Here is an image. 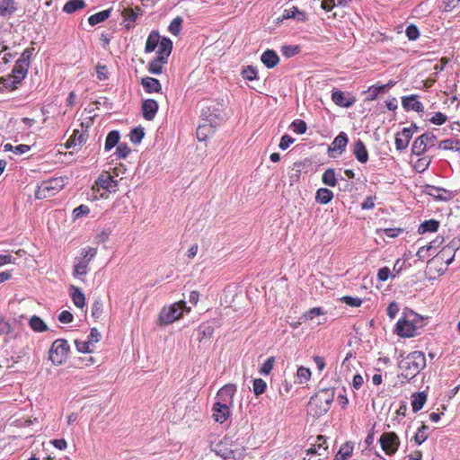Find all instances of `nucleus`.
Masks as SVG:
<instances>
[{"label":"nucleus","mask_w":460,"mask_h":460,"mask_svg":"<svg viewBox=\"0 0 460 460\" xmlns=\"http://www.w3.org/2000/svg\"><path fill=\"white\" fill-rule=\"evenodd\" d=\"M75 345L76 347V349L79 351V352H82V353H91L93 351L92 349H90V346H92L90 343H87V341H79V340H75Z\"/></svg>","instance_id":"obj_58"},{"label":"nucleus","mask_w":460,"mask_h":460,"mask_svg":"<svg viewBox=\"0 0 460 460\" xmlns=\"http://www.w3.org/2000/svg\"><path fill=\"white\" fill-rule=\"evenodd\" d=\"M353 155L357 160L361 164H366L368 161V152L364 142L361 139L355 141L353 145Z\"/></svg>","instance_id":"obj_18"},{"label":"nucleus","mask_w":460,"mask_h":460,"mask_svg":"<svg viewBox=\"0 0 460 460\" xmlns=\"http://www.w3.org/2000/svg\"><path fill=\"white\" fill-rule=\"evenodd\" d=\"M111 13V9L103 10L102 12H99L97 13H94L91 15L88 18V22L91 26H95L104 21H106Z\"/></svg>","instance_id":"obj_32"},{"label":"nucleus","mask_w":460,"mask_h":460,"mask_svg":"<svg viewBox=\"0 0 460 460\" xmlns=\"http://www.w3.org/2000/svg\"><path fill=\"white\" fill-rule=\"evenodd\" d=\"M120 136L118 130H111L105 140L104 149L105 151H110L115 146L119 145Z\"/></svg>","instance_id":"obj_36"},{"label":"nucleus","mask_w":460,"mask_h":460,"mask_svg":"<svg viewBox=\"0 0 460 460\" xmlns=\"http://www.w3.org/2000/svg\"><path fill=\"white\" fill-rule=\"evenodd\" d=\"M215 129L216 127L204 121V123L200 124L196 130V136L198 140L205 141L208 136L214 134Z\"/></svg>","instance_id":"obj_23"},{"label":"nucleus","mask_w":460,"mask_h":460,"mask_svg":"<svg viewBox=\"0 0 460 460\" xmlns=\"http://www.w3.org/2000/svg\"><path fill=\"white\" fill-rule=\"evenodd\" d=\"M96 183L100 187H102L103 190H105L109 192H115L117 190L118 181L115 180L110 174H108V175L101 174L98 177Z\"/></svg>","instance_id":"obj_16"},{"label":"nucleus","mask_w":460,"mask_h":460,"mask_svg":"<svg viewBox=\"0 0 460 460\" xmlns=\"http://www.w3.org/2000/svg\"><path fill=\"white\" fill-rule=\"evenodd\" d=\"M291 127H292L294 132L300 134V135L305 133V131L307 129L306 123L302 119H295L292 122Z\"/></svg>","instance_id":"obj_51"},{"label":"nucleus","mask_w":460,"mask_h":460,"mask_svg":"<svg viewBox=\"0 0 460 460\" xmlns=\"http://www.w3.org/2000/svg\"><path fill=\"white\" fill-rule=\"evenodd\" d=\"M217 455L222 456L225 460H235L236 454L234 450L224 448V449H215Z\"/></svg>","instance_id":"obj_52"},{"label":"nucleus","mask_w":460,"mask_h":460,"mask_svg":"<svg viewBox=\"0 0 460 460\" xmlns=\"http://www.w3.org/2000/svg\"><path fill=\"white\" fill-rule=\"evenodd\" d=\"M182 22H183V19L181 16H177L171 22L169 28H168L169 31L172 35L178 36L181 31Z\"/></svg>","instance_id":"obj_44"},{"label":"nucleus","mask_w":460,"mask_h":460,"mask_svg":"<svg viewBox=\"0 0 460 460\" xmlns=\"http://www.w3.org/2000/svg\"><path fill=\"white\" fill-rule=\"evenodd\" d=\"M274 362L275 358L273 357L267 358V360L261 367L260 373L262 375H269L273 368Z\"/></svg>","instance_id":"obj_57"},{"label":"nucleus","mask_w":460,"mask_h":460,"mask_svg":"<svg viewBox=\"0 0 460 460\" xmlns=\"http://www.w3.org/2000/svg\"><path fill=\"white\" fill-rule=\"evenodd\" d=\"M0 84L5 89L14 90L17 88V84H19V82L16 79H14L11 75H9L6 77H1Z\"/></svg>","instance_id":"obj_45"},{"label":"nucleus","mask_w":460,"mask_h":460,"mask_svg":"<svg viewBox=\"0 0 460 460\" xmlns=\"http://www.w3.org/2000/svg\"><path fill=\"white\" fill-rule=\"evenodd\" d=\"M141 84L148 93H160L162 91V85L159 80L154 77L147 76L142 78Z\"/></svg>","instance_id":"obj_21"},{"label":"nucleus","mask_w":460,"mask_h":460,"mask_svg":"<svg viewBox=\"0 0 460 460\" xmlns=\"http://www.w3.org/2000/svg\"><path fill=\"white\" fill-rule=\"evenodd\" d=\"M236 392V385L233 384H228L224 385L217 392V397L218 401L217 402L226 403L232 405L233 398Z\"/></svg>","instance_id":"obj_11"},{"label":"nucleus","mask_w":460,"mask_h":460,"mask_svg":"<svg viewBox=\"0 0 460 460\" xmlns=\"http://www.w3.org/2000/svg\"><path fill=\"white\" fill-rule=\"evenodd\" d=\"M429 426L422 423V425L418 429L415 436H414V441L417 445H421L428 438V430Z\"/></svg>","instance_id":"obj_42"},{"label":"nucleus","mask_w":460,"mask_h":460,"mask_svg":"<svg viewBox=\"0 0 460 460\" xmlns=\"http://www.w3.org/2000/svg\"><path fill=\"white\" fill-rule=\"evenodd\" d=\"M398 367L402 370V376L411 380L426 367L425 355L419 350L412 351L399 361Z\"/></svg>","instance_id":"obj_1"},{"label":"nucleus","mask_w":460,"mask_h":460,"mask_svg":"<svg viewBox=\"0 0 460 460\" xmlns=\"http://www.w3.org/2000/svg\"><path fill=\"white\" fill-rule=\"evenodd\" d=\"M138 15L139 13L134 11L132 8L124 9L122 12V16L130 22H136Z\"/></svg>","instance_id":"obj_59"},{"label":"nucleus","mask_w":460,"mask_h":460,"mask_svg":"<svg viewBox=\"0 0 460 460\" xmlns=\"http://www.w3.org/2000/svg\"><path fill=\"white\" fill-rule=\"evenodd\" d=\"M438 148L443 150H460V141L455 138H448L438 143Z\"/></svg>","instance_id":"obj_38"},{"label":"nucleus","mask_w":460,"mask_h":460,"mask_svg":"<svg viewBox=\"0 0 460 460\" xmlns=\"http://www.w3.org/2000/svg\"><path fill=\"white\" fill-rule=\"evenodd\" d=\"M187 309L184 301L174 303L169 307H164L159 314V321L162 324H170L178 320Z\"/></svg>","instance_id":"obj_4"},{"label":"nucleus","mask_w":460,"mask_h":460,"mask_svg":"<svg viewBox=\"0 0 460 460\" xmlns=\"http://www.w3.org/2000/svg\"><path fill=\"white\" fill-rule=\"evenodd\" d=\"M29 66H25L16 61L14 67L12 71V76L16 79L19 84L24 79L28 73Z\"/></svg>","instance_id":"obj_33"},{"label":"nucleus","mask_w":460,"mask_h":460,"mask_svg":"<svg viewBox=\"0 0 460 460\" xmlns=\"http://www.w3.org/2000/svg\"><path fill=\"white\" fill-rule=\"evenodd\" d=\"M29 324L31 328L37 332H42L48 330L47 324L43 322V320L40 317L37 315H33L30 319Z\"/></svg>","instance_id":"obj_39"},{"label":"nucleus","mask_w":460,"mask_h":460,"mask_svg":"<svg viewBox=\"0 0 460 460\" xmlns=\"http://www.w3.org/2000/svg\"><path fill=\"white\" fill-rule=\"evenodd\" d=\"M382 449L388 456L396 453L400 446V438L394 432H385L379 438Z\"/></svg>","instance_id":"obj_7"},{"label":"nucleus","mask_w":460,"mask_h":460,"mask_svg":"<svg viewBox=\"0 0 460 460\" xmlns=\"http://www.w3.org/2000/svg\"><path fill=\"white\" fill-rule=\"evenodd\" d=\"M426 193L437 199L444 200L447 199L444 194H447V190L443 188L427 185Z\"/></svg>","instance_id":"obj_37"},{"label":"nucleus","mask_w":460,"mask_h":460,"mask_svg":"<svg viewBox=\"0 0 460 460\" xmlns=\"http://www.w3.org/2000/svg\"><path fill=\"white\" fill-rule=\"evenodd\" d=\"M243 77L245 80L252 81L257 79V70L252 66H247L242 72Z\"/></svg>","instance_id":"obj_50"},{"label":"nucleus","mask_w":460,"mask_h":460,"mask_svg":"<svg viewBox=\"0 0 460 460\" xmlns=\"http://www.w3.org/2000/svg\"><path fill=\"white\" fill-rule=\"evenodd\" d=\"M447 119V117L444 113L438 111L429 119V121L435 125H442Z\"/></svg>","instance_id":"obj_64"},{"label":"nucleus","mask_w":460,"mask_h":460,"mask_svg":"<svg viewBox=\"0 0 460 460\" xmlns=\"http://www.w3.org/2000/svg\"><path fill=\"white\" fill-rule=\"evenodd\" d=\"M413 136V130L411 128H404L402 132L395 137V147L398 151L407 148L410 140Z\"/></svg>","instance_id":"obj_13"},{"label":"nucleus","mask_w":460,"mask_h":460,"mask_svg":"<svg viewBox=\"0 0 460 460\" xmlns=\"http://www.w3.org/2000/svg\"><path fill=\"white\" fill-rule=\"evenodd\" d=\"M229 407V404L216 402L213 406L214 420L219 423L225 422L230 416Z\"/></svg>","instance_id":"obj_12"},{"label":"nucleus","mask_w":460,"mask_h":460,"mask_svg":"<svg viewBox=\"0 0 460 460\" xmlns=\"http://www.w3.org/2000/svg\"><path fill=\"white\" fill-rule=\"evenodd\" d=\"M130 152L131 150L126 143L119 144L116 149L117 156L121 159H125L130 154Z\"/></svg>","instance_id":"obj_53"},{"label":"nucleus","mask_w":460,"mask_h":460,"mask_svg":"<svg viewBox=\"0 0 460 460\" xmlns=\"http://www.w3.org/2000/svg\"><path fill=\"white\" fill-rule=\"evenodd\" d=\"M300 52L298 46L284 45L281 47V53L286 58H292Z\"/></svg>","instance_id":"obj_47"},{"label":"nucleus","mask_w":460,"mask_h":460,"mask_svg":"<svg viewBox=\"0 0 460 460\" xmlns=\"http://www.w3.org/2000/svg\"><path fill=\"white\" fill-rule=\"evenodd\" d=\"M341 301L351 307H358L362 304V300L358 297H352L345 296L341 298Z\"/></svg>","instance_id":"obj_62"},{"label":"nucleus","mask_w":460,"mask_h":460,"mask_svg":"<svg viewBox=\"0 0 460 460\" xmlns=\"http://www.w3.org/2000/svg\"><path fill=\"white\" fill-rule=\"evenodd\" d=\"M201 116L204 121L213 125L216 128L225 119L223 111L215 107L204 108L202 110Z\"/></svg>","instance_id":"obj_9"},{"label":"nucleus","mask_w":460,"mask_h":460,"mask_svg":"<svg viewBox=\"0 0 460 460\" xmlns=\"http://www.w3.org/2000/svg\"><path fill=\"white\" fill-rule=\"evenodd\" d=\"M405 33L410 40H416L420 36L419 29L414 24H410L407 26Z\"/></svg>","instance_id":"obj_54"},{"label":"nucleus","mask_w":460,"mask_h":460,"mask_svg":"<svg viewBox=\"0 0 460 460\" xmlns=\"http://www.w3.org/2000/svg\"><path fill=\"white\" fill-rule=\"evenodd\" d=\"M102 338L101 332L96 328H92L90 334L87 338V343H90L91 345H93L94 343L98 342Z\"/></svg>","instance_id":"obj_63"},{"label":"nucleus","mask_w":460,"mask_h":460,"mask_svg":"<svg viewBox=\"0 0 460 460\" xmlns=\"http://www.w3.org/2000/svg\"><path fill=\"white\" fill-rule=\"evenodd\" d=\"M86 142V137L84 133H81L78 129L74 130L73 135L66 143V147L70 148L76 144L82 146Z\"/></svg>","instance_id":"obj_34"},{"label":"nucleus","mask_w":460,"mask_h":460,"mask_svg":"<svg viewBox=\"0 0 460 460\" xmlns=\"http://www.w3.org/2000/svg\"><path fill=\"white\" fill-rule=\"evenodd\" d=\"M158 111V103L154 99L145 100L142 103V114L146 120H152Z\"/></svg>","instance_id":"obj_14"},{"label":"nucleus","mask_w":460,"mask_h":460,"mask_svg":"<svg viewBox=\"0 0 460 460\" xmlns=\"http://www.w3.org/2000/svg\"><path fill=\"white\" fill-rule=\"evenodd\" d=\"M167 62L164 60H158V58H155L149 64H148V71L151 74L154 75H160L163 73V65L166 64Z\"/></svg>","instance_id":"obj_41"},{"label":"nucleus","mask_w":460,"mask_h":460,"mask_svg":"<svg viewBox=\"0 0 460 460\" xmlns=\"http://www.w3.org/2000/svg\"><path fill=\"white\" fill-rule=\"evenodd\" d=\"M66 180V178L58 177L43 181L35 191L36 199H43L54 196L64 188Z\"/></svg>","instance_id":"obj_3"},{"label":"nucleus","mask_w":460,"mask_h":460,"mask_svg":"<svg viewBox=\"0 0 460 460\" xmlns=\"http://www.w3.org/2000/svg\"><path fill=\"white\" fill-rule=\"evenodd\" d=\"M97 249L93 247H88L85 249H83L82 251V259L87 261V262H90L96 255Z\"/></svg>","instance_id":"obj_61"},{"label":"nucleus","mask_w":460,"mask_h":460,"mask_svg":"<svg viewBox=\"0 0 460 460\" xmlns=\"http://www.w3.org/2000/svg\"><path fill=\"white\" fill-rule=\"evenodd\" d=\"M102 310H103V305H102V300L101 299L96 300L93 303V307H92V316L96 319L99 318L102 314Z\"/></svg>","instance_id":"obj_60"},{"label":"nucleus","mask_w":460,"mask_h":460,"mask_svg":"<svg viewBox=\"0 0 460 460\" xmlns=\"http://www.w3.org/2000/svg\"><path fill=\"white\" fill-rule=\"evenodd\" d=\"M161 41L160 34L157 31H152L146 40L145 46V52L151 53L153 52L159 45Z\"/></svg>","instance_id":"obj_24"},{"label":"nucleus","mask_w":460,"mask_h":460,"mask_svg":"<svg viewBox=\"0 0 460 460\" xmlns=\"http://www.w3.org/2000/svg\"><path fill=\"white\" fill-rule=\"evenodd\" d=\"M349 142L348 136L345 132H341L332 141V146L328 149L329 156L336 157L341 155Z\"/></svg>","instance_id":"obj_10"},{"label":"nucleus","mask_w":460,"mask_h":460,"mask_svg":"<svg viewBox=\"0 0 460 460\" xmlns=\"http://www.w3.org/2000/svg\"><path fill=\"white\" fill-rule=\"evenodd\" d=\"M70 347L65 339L56 340L49 351V359L56 366L61 365L68 353Z\"/></svg>","instance_id":"obj_5"},{"label":"nucleus","mask_w":460,"mask_h":460,"mask_svg":"<svg viewBox=\"0 0 460 460\" xmlns=\"http://www.w3.org/2000/svg\"><path fill=\"white\" fill-rule=\"evenodd\" d=\"M427 402V394L425 392L414 393L411 395V407L413 412H418L422 409Z\"/></svg>","instance_id":"obj_28"},{"label":"nucleus","mask_w":460,"mask_h":460,"mask_svg":"<svg viewBox=\"0 0 460 460\" xmlns=\"http://www.w3.org/2000/svg\"><path fill=\"white\" fill-rule=\"evenodd\" d=\"M410 313L413 316L412 321L402 318L396 323L395 332L400 337L411 338L414 337L417 334V328L413 322L416 320V318H420V316L413 311H410Z\"/></svg>","instance_id":"obj_6"},{"label":"nucleus","mask_w":460,"mask_h":460,"mask_svg":"<svg viewBox=\"0 0 460 460\" xmlns=\"http://www.w3.org/2000/svg\"><path fill=\"white\" fill-rule=\"evenodd\" d=\"M70 296L72 297L73 303L78 308H83L85 305V296L82 292L81 288L75 286H71L70 288Z\"/></svg>","instance_id":"obj_27"},{"label":"nucleus","mask_w":460,"mask_h":460,"mask_svg":"<svg viewBox=\"0 0 460 460\" xmlns=\"http://www.w3.org/2000/svg\"><path fill=\"white\" fill-rule=\"evenodd\" d=\"M86 6L84 0H68L64 7L63 11L66 13H73L78 10H81Z\"/></svg>","instance_id":"obj_35"},{"label":"nucleus","mask_w":460,"mask_h":460,"mask_svg":"<svg viewBox=\"0 0 460 460\" xmlns=\"http://www.w3.org/2000/svg\"><path fill=\"white\" fill-rule=\"evenodd\" d=\"M459 247H460V241L459 240H452L451 243H449V245H447V247H444L439 252L438 255L441 256L442 259H444V257L446 256L447 252H453L452 255L450 256V258H447L446 260V263L447 265H449L454 261L456 252L458 250Z\"/></svg>","instance_id":"obj_26"},{"label":"nucleus","mask_w":460,"mask_h":460,"mask_svg":"<svg viewBox=\"0 0 460 460\" xmlns=\"http://www.w3.org/2000/svg\"><path fill=\"white\" fill-rule=\"evenodd\" d=\"M88 263L87 261L81 259V261L75 265L74 267V275L75 276H84L88 271Z\"/></svg>","instance_id":"obj_46"},{"label":"nucleus","mask_w":460,"mask_h":460,"mask_svg":"<svg viewBox=\"0 0 460 460\" xmlns=\"http://www.w3.org/2000/svg\"><path fill=\"white\" fill-rule=\"evenodd\" d=\"M17 11L15 0H0V15L10 18Z\"/></svg>","instance_id":"obj_22"},{"label":"nucleus","mask_w":460,"mask_h":460,"mask_svg":"<svg viewBox=\"0 0 460 460\" xmlns=\"http://www.w3.org/2000/svg\"><path fill=\"white\" fill-rule=\"evenodd\" d=\"M322 181L323 182V184L330 186V187L336 186L337 178L335 175L334 169H332V168L327 169L322 176Z\"/></svg>","instance_id":"obj_40"},{"label":"nucleus","mask_w":460,"mask_h":460,"mask_svg":"<svg viewBox=\"0 0 460 460\" xmlns=\"http://www.w3.org/2000/svg\"><path fill=\"white\" fill-rule=\"evenodd\" d=\"M267 385L261 378H256L253 380V393L255 395L262 394L266 390Z\"/></svg>","instance_id":"obj_49"},{"label":"nucleus","mask_w":460,"mask_h":460,"mask_svg":"<svg viewBox=\"0 0 460 460\" xmlns=\"http://www.w3.org/2000/svg\"><path fill=\"white\" fill-rule=\"evenodd\" d=\"M214 333L213 326L209 324H201L199 326L197 330L198 340L199 342H202L205 340H209L212 338Z\"/></svg>","instance_id":"obj_31"},{"label":"nucleus","mask_w":460,"mask_h":460,"mask_svg":"<svg viewBox=\"0 0 460 460\" xmlns=\"http://www.w3.org/2000/svg\"><path fill=\"white\" fill-rule=\"evenodd\" d=\"M334 395L333 388L319 390L309 401L308 412L316 418L324 415L330 410Z\"/></svg>","instance_id":"obj_2"},{"label":"nucleus","mask_w":460,"mask_h":460,"mask_svg":"<svg viewBox=\"0 0 460 460\" xmlns=\"http://www.w3.org/2000/svg\"><path fill=\"white\" fill-rule=\"evenodd\" d=\"M129 137H130V141L133 144H135V145L140 144L142 139L145 137L144 128L137 127V128H133L130 131Z\"/></svg>","instance_id":"obj_43"},{"label":"nucleus","mask_w":460,"mask_h":460,"mask_svg":"<svg viewBox=\"0 0 460 460\" xmlns=\"http://www.w3.org/2000/svg\"><path fill=\"white\" fill-rule=\"evenodd\" d=\"M332 100L336 105L343 108L351 107L355 102V99H348L345 93L340 90L332 92Z\"/></svg>","instance_id":"obj_20"},{"label":"nucleus","mask_w":460,"mask_h":460,"mask_svg":"<svg viewBox=\"0 0 460 460\" xmlns=\"http://www.w3.org/2000/svg\"><path fill=\"white\" fill-rule=\"evenodd\" d=\"M435 139L436 137L432 133L422 134L413 141L411 153L415 155H420L426 151L429 145H433Z\"/></svg>","instance_id":"obj_8"},{"label":"nucleus","mask_w":460,"mask_h":460,"mask_svg":"<svg viewBox=\"0 0 460 460\" xmlns=\"http://www.w3.org/2000/svg\"><path fill=\"white\" fill-rule=\"evenodd\" d=\"M386 91V86H383V85H379V86H376V85H372L368 88V97H367V100H370V101H373V100H376L377 98V96L380 94V93H383Z\"/></svg>","instance_id":"obj_48"},{"label":"nucleus","mask_w":460,"mask_h":460,"mask_svg":"<svg viewBox=\"0 0 460 460\" xmlns=\"http://www.w3.org/2000/svg\"><path fill=\"white\" fill-rule=\"evenodd\" d=\"M296 376L300 379V383L303 384L310 379L311 371L309 368L300 367L297 369Z\"/></svg>","instance_id":"obj_56"},{"label":"nucleus","mask_w":460,"mask_h":460,"mask_svg":"<svg viewBox=\"0 0 460 460\" xmlns=\"http://www.w3.org/2000/svg\"><path fill=\"white\" fill-rule=\"evenodd\" d=\"M172 49V41L168 38H162L158 45L157 57L158 60H164L167 62L169 56Z\"/></svg>","instance_id":"obj_17"},{"label":"nucleus","mask_w":460,"mask_h":460,"mask_svg":"<svg viewBox=\"0 0 460 460\" xmlns=\"http://www.w3.org/2000/svg\"><path fill=\"white\" fill-rule=\"evenodd\" d=\"M439 227V222L436 219L425 220L422 222L418 229V233L420 234H424L426 233H435L438 231Z\"/></svg>","instance_id":"obj_29"},{"label":"nucleus","mask_w":460,"mask_h":460,"mask_svg":"<svg viewBox=\"0 0 460 460\" xmlns=\"http://www.w3.org/2000/svg\"><path fill=\"white\" fill-rule=\"evenodd\" d=\"M333 192L327 188H320L316 191L315 200L320 204H328L333 199Z\"/></svg>","instance_id":"obj_30"},{"label":"nucleus","mask_w":460,"mask_h":460,"mask_svg":"<svg viewBox=\"0 0 460 460\" xmlns=\"http://www.w3.org/2000/svg\"><path fill=\"white\" fill-rule=\"evenodd\" d=\"M90 213V208L86 205H80L73 210L74 219L87 216Z\"/></svg>","instance_id":"obj_55"},{"label":"nucleus","mask_w":460,"mask_h":460,"mask_svg":"<svg viewBox=\"0 0 460 460\" xmlns=\"http://www.w3.org/2000/svg\"><path fill=\"white\" fill-rule=\"evenodd\" d=\"M261 61L267 68H273L279 63V58L275 50L267 49L261 54Z\"/></svg>","instance_id":"obj_19"},{"label":"nucleus","mask_w":460,"mask_h":460,"mask_svg":"<svg viewBox=\"0 0 460 460\" xmlns=\"http://www.w3.org/2000/svg\"><path fill=\"white\" fill-rule=\"evenodd\" d=\"M402 105L406 111L411 110L416 112L423 111V104L418 101V96L416 94L402 97Z\"/></svg>","instance_id":"obj_15"},{"label":"nucleus","mask_w":460,"mask_h":460,"mask_svg":"<svg viewBox=\"0 0 460 460\" xmlns=\"http://www.w3.org/2000/svg\"><path fill=\"white\" fill-rule=\"evenodd\" d=\"M354 449V443L347 441L342 444L335 456L334 460H347L352 456Z\"/></svg>","instance_id":"obj_25"}]
</instances>
